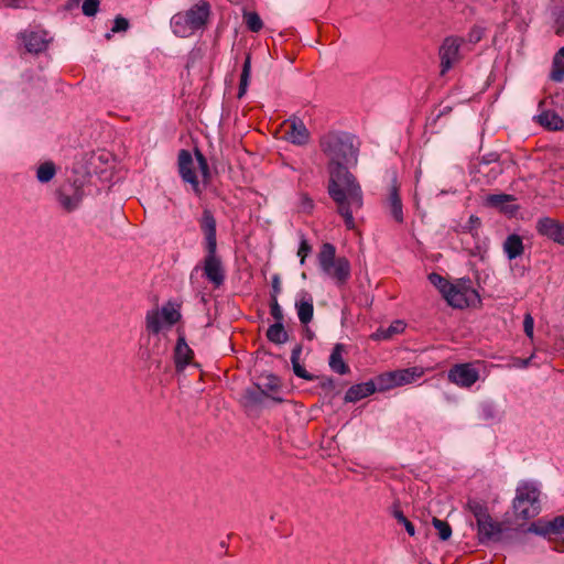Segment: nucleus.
I'll return each instance as SVG.
<instances>
[{"label": "nucleus", "instance_id": "nucleus-1", "mask_svg": "<svg viewBox=\"0 0 564 564\" xmlns=\"http://www.w3.org/2000/svg\"><path fill=\"white\" fill-rule=\"evenodd\" d=\"M318 145L327 158L328 195L337 204V212L346 227L352 229L355 219L351 208H361L362 189L349 169L358 163L360 142L350 132L329 130L319 137Z\"/></svg>", "mask_w": 564, "mask_h": 564}, {"label": "nucleus", "instance_id": "nucleus-2", "mask_svg": "<svg viewBox=\"0 0 564 564\" xmlns=\"http://www.w3.org/2000/svg\"><path fill=\"white\" fill-rule=\"evenodd\" d=\"M212 7L208 1L199 0L188 10L175 13L171 19L173 33L178 37H187L208 23Z\"/></svg>", "mask_w": 564, "mask_h": 564}, {"label": "nucleus", "instance_id": "nucleus-3", "mask_svg": "<svg viewBox=\"0 0 564 564\" xmlns=\"http://www.w3.org/2000/svg\"><path fill=\"white\" fill-rule=\"evenodd\" d=\"M318 265L322 272L334 280L337 286L345 285L351 274V265L346 257L336 258V247L330 242H324L317 254Z\"/></svg>", "mask_w": 564, "mask_h": 564}, {"label": "nucleus", "instance_id": "nucleus-4", "mask_svg": "<svg viewBox=\"0 0 564 564\" xmlns=\"http://www.w3.org/2000/svg\"><path fill=\"white\" fill-rule=\"evenodd\" d=\"M540 495L541 491L534 481L521 480L512 500L516 519L528 521L535 518L541 512Z\"/></svg>", "mask_w": 564, "mask_h": 564}, {"label": "nucleus", "instance_id": "nucleus-5", "mask_svg": "<svg viewBox=\"0 0 564 564\" xmlns=\"http://www.w3.org/2000/svg\"><path fill=\"white\" fill-rule=\"evenodd\" d=\"M444 300L453 308L476 307L481 303L479 293L473 286L469 278H460L452 282Z\"/></svg>", "mask_w": 564, "mask_h": 564}, {"label": "nucleus", "instance_id": "nucleus-6", "mask_svg": "<svg viewBox=\"0 0 564 564\" xmlns=\"http://www.w3.org/2000/svg\"><path fill=\"white\" fill-rule=\"evenodd\" d=\"M517 531V529L505 528L501 522L495 521L491 516L486 521H479V524H477V538L481 545L500 542L510 543L513 539L512 533Z\"/></svg>", "mask_w": 564, "mask_h": 564}, {"label": "nucleus", "instance_id": "nucleus-7", "mask_svg": "<svg viewBox=\"0 0 564 564\" xmlns=\"http://www.w3.org/2000/svg\"><path fill=\"white\" fill-rule=\"evenodd\" d=\"M56 200L65 213H73L79 208L84 189L80 185L68 183L59 186L55 192Z\"/></svg>", "mask_w": 564, "mask_h": 564}, {"label": "nucleus", "instance_id": "nucleus-8", "mask_svg": "<svg viewBox=\"0 0 564 564\" xmlns=\"http://www.w3.org/2000/svg\"><path fill=\"white\" fill-rule=\"evenodd\" d=\"M177 167L183 182L188 183L195 195L200 196L203 189L195 172L193 155L188 150H180L177 155Z\"/></svg>", "mask_w": 564, "mask_h": 564}, {"label": "nucleus", "instance_id": "nucleus-9", "mask_svg": "<svg viewBox=\"0 0 564 564\" xmlns=\"http://www.w3.org/2000/svg\"><path fill=\"white\" fill-rule=\"evenodd\" d=\"M206 256L204 258V275L206 279L214 284L215 288H219L224 284L226 274L223 267L220 257L217 254V250H205Z\"/></svg>", "mask_w": 564, "mask_h": 564}, {"label": "nucleus", "instance_id": "nucleus-10", "mask_svg": "<svg viewBox=\"0 0 564 564\" xmlns=\"http://www.w3.org/2000/svg\"><path fill=\"white\" fill-rule=\"evenodd\" d=\"M448 380L462 388H470L479 379V371L470 362L456 364L447 373Z\"/></svg>", "mask_w": 564, "mask_h": 564}, {"label": "nucleus", "instance_id": "nucleus-11", "mask_svg": "<svg viewBox=\"0 0 564 564\" xmlns=\"http://www.w3.org/2000/svg\"><path fill=\"white\" fill-rule=\"evenodd\" d=\"M462 42L463 41L460 39L455 36H448L443 41L438 51L442 74H445L447 70H449L454 63L458 61Z\"/></svg>", "mask_w": 564, "mask_h": 564}, {"label": "nucleus", "instance_id": "nucleus-12", "mask_svg": "<svg viewBox=\"0 0 564 564\" xmlns=\"http://www.w3.org/2000/svg\"><path fill=\"white\" fill-rule=\"evenodd\" d=\"M198 224L204 235V249L217 250V223L213 212L205 208L198 219Z\"/></svg>", "mask_w": 564, "mask_h": 564}, {"label": "nucleus", "instance_id": "nucleus-13", "mask_svg": "<svg viewBox=\"0 0 564 564\" xmlns=\"http://www.w3.org/2000/svg\"><path fill=\"white\" fill-rule=\"evenodd\" d=\"M535 228L539 235L564 246V223L551 217H542L538 219Z\"/></svg>", "mask_w": 564, "mask_h": 564}, {"label": "nucleus", "instance_id": "nucleus-14", "mask_svg": "<svg viewBox=\"0 0 564 564\" xmlns=\"http://www.w3.org/2000/svg\"><path fill=\"white\" fill-rule=\"evenodd\" d=\"M388 215L398 224L404 223L403 204L399 194L397 178L392 180L389 194L383 203Z\"/></svg>", "mask_w": 564, "mask_h": 564}, {"label": "nucleus", "instance_id": "nucleus-15", "mask_svg": "<svg viewBox=\"0 0 564 564\" xmlns=\"http://www.w3.org/2000/svg\"><path fill=\"white\" fill-rule=\"evenodd\" d=\"M178 338L174 348V364L177 372L184 371V369L189 365L194 351L187 345L186 338L181 328H177Z\"/></svg>", "mask_w": 564, "mask_h": 564}, {"label": "nucleus", "instance_id": "nucleus-16", "mask_svg": "<svg viewBox=\"0 0 564 564\" xmlns=\"http://www.w3.org/2000/svg\"><path fill=\"white\" fill-rule=\"evenodd\" d=\"M289 122L290 129L286 131L288 141L295 145L307 144L310 142L311 133L303 120L297 117H293L289 119Z\"/></svg>", "mask_w": 564, "mask_h": 564}, {"label": "nucleus", "instance_id": "nucleus-17", "mask_svg": "<svg viewBox=\"0 0 564 564\" xmlns=\"http://www.w3.org/2000/svg\"><path fill=\"white\" fill-rule=\"evenodd\" d=\"M295 310L301 324H310L314 316L313 296L304 290L301 291L295 301Z\"/></svg>", "mask_w": 564, "mask_h": 564}, {"label": "nucleus", "instance_id": "nucleus-18", "mask_svg": "<svg viewBox=\"0 0 564 564\" xmlns=\"http://www.w3.org/2000/svg\"><path fill=\"white\" fill-rule=\"evenodd\" d=\"M265 398H270L276 403H282L284 400L281 397L269 395L259 383H256L251 388H247L243 393V400L246 406L260 405Z\"/></svg>", "mask_w": 564, "mask_h": 564}, {"label": "nucleus", "instance_id": "nucleus-19", "mask_svg": "<svg viewBox=\"0 0 564 564\" xmlns=\"http://www.w3.org/2000/svg\"><path fill=\"white\" fill-rule=\"evenodd\" d=\"M44 32H25L21 34L25 50L29 53L39 54L46 50L48 41Z\"/></svg>", "mask_w": 564, "mask_h": 564}, {"label": "nucleus", "instance_id": "nucleus-20", "mask_svg": "<svg viewBox=\"0 0 564 564\" xmlns=\"http://www.w3.org/2000/svg\"><path fill=\"white\" fill-rule=\"evenodd\" d=\"M376 392V384L373 380L367 382L352 384L345 393L344 401L346 403H355L364 398H367Z\"/></svg>", "mask_w": 564, "mask_h": 564}, {"label": "nucleus", "instance_id": "nucleus-21", "mask_svg": "<svg viewBox=\"0 0 564 564\" xmlns=\"http://www.w3.org/2000/svg\"><path fill=\"white\" fill-rule=\"evenodd\" d=\"M345 351L344 344H336L333 347L332 354L329 356L328 366L329 368L339 375H347L350 371L349 366L345 362L343 358V352Z\"/></svg>", "mask_w": 564, "mask_h": 564}, {"label": "nucleus", "instance_id": "nucleus-22", "mask_svg": "<svg viewBox=\"0 0 564 564\" xmlns=\"http://www.w3.org/2000/svg\"><path fill=\"white\" fill-rule=\"evenodd\" d=\"M536 121L549 131L564 130V119L553 110L542 111L536 116Z\"/></svg>", "mask_w": 564, "mask_h": 564}, {"label": "nucleus", "instance_id": "nucleus-23", "mask_svg": "<svg viewBox=\"0 0 564 564\" xmlns=\"http://www.w3.org/2000/svg\"><path fill=\"white\" fill-rule=\"evenodd\" d=\"M405 323L403 321L397 319L392 322L388 327H379L375 333L370 335L372 340H388L391 339L394 335L401 334L405 329Z\"/></svg>", "mask_w": 564, "mask_h": 564}, {"label": "nucleus", "instance_id": "nucleus-24", "mask_svg": "<svg viewBox=\"0 0 564 564\" xmlns=\"http://www.w3.org/2000/svg\"><path fill=\"white\" fill-rule=\"evenodd\" d=\"M302 345L301 344H296L294 346V348L292 349V352H291V364H292V369H293V372L296 377L301 378V379H304L306 381H313L315 379H318L317 376H314L312 373H310L301 364H300V357H301V354H302Z\"/></svg>", "mask_w": 564, "mask_h": 564}, {"label": "nucleus", "instance_id": "nucleus-25", "mask_svg": "<svg viewBox=\"0 0 564 564\" xmlns=\"http://www.w3.org/2000/svg\"><path fill=\"white\" fill-rule=\"evenodd\" d=\"M503 251L509 260L520 257L524 251L522 238L517 234L509 235L503 242Z\"/></svg>", "mask_w": 564, "mask_h": 564}, {"label": "nucleus", "instance_id": "nucleus-26", "mask_svg": "<svg viewBox=\"0 0 564 564\" xmlns=\"http://www.w3.org/2000/svg\"><path fill=\"white\" fill-rule=\"evenodd\" d=\"M398 387L410 384L424 375L422 367H410L395 370Z\"/></svg>", "mask_w": 564, "mask_h": 564}, {"label": "nucleus", "instance_id": "nucleus-27", "mask_svg": "<svg viewBox=\"0 0 564 564\" xmlns=\"http://www.w3.org/2000/svg\"><path fill=\"white\" fill-rule=\"evenodd\" d=\"M466 508L475 517L476 524H479V521H486L490 517L488 507H487L486 502H484V501L469 498L467 500Z\"/></svg>", "mask_w": 564, "mask_h": 564}, {"label": "nucleus", "instance_id": "nucleus-28", "mask_svg": "<svg viewBox=\"0 0 564 564\" xmlns=\"http://www.w3.org/2000/svg\"><path fill=\"white\" fill-rule=\"evenodd\" d=\"M265 335L269 341L276 345L285 344L289 340V334L281 322L270 325Z\"/></svg>", "mask_w": 564, "mask_h": 564}, {"label": "nucleus", "instance_id": "nucleus-29", "mask_svg": "<svg viewBox=\"0 0 564 564\" xmlns=\"http://www.w3.org/2000/svg\"><path fill=\"white\" fill-rule=\"evenodd\" d=\"M550 78L555 83L564 80V46L561 47L553 57Z\"/></svg>", "mask_w": 564, "mask_h": 564}, {"label": "nucleus", "instance_id": "nucleus-30", "mask_svg": "<svg viewBox=\"0 0 564 564\" xmlns=\"http://www.w3.org/2000/svg\"><path fill=\"white\" fill-rule=\"evenodd\" d=\"M372 380L376 384V391H387L398 387L395 370L383 372Z\"/></svg>", "mask_w": 564, "mask_h": 564}, {"label": "nucleus", "instance_id": "nucleus-31", "mask_svg": "<svg viewBox=\"0 0 564 564\" xmlns=\"http://www.w3.org/2000/svg\"><path fill=\"white\" fill-rule=\"evenodd\" d=\"M250 75H251V54L247 53L243 65H242L241 75H240V83H239V88H238V97L239 98H241L247 91V88L249 86Z\"/></svg>", "mask_w": 564, "mask_h": 564}, {"label": "nucleus", "instance_id": "nucleus-32", "mask_svg": "<svg viewBox=\"0 0 564 564\" xmlns=\"http://www.w3.org/2000/svg\"><path fill=\"white\" fill-rule=\"evenodd\" d=\"M56 174V166L52 161L42 163L36 171V178L40 183H48Z\"/></svg>", "mask_w": 564, "mask_h": 564}, {"label": "nucleus", "instance_id": "nucleus-33", "mask_svg": "<svg viewBox=\"0 0 564 564\" xmlns=\"http://www.w3.org/2000/svg\"><path fill=\"white\" fill-rule=\"evenodd\" d=\"M194 154H195L196 161L198 163V169H199V172L203 177V183L205 185H207L212 180V173H210V169H209L207 159L205 158V155L202 153V151L198 148H195Z\"/></svg>", "mask_w": 564, "mask_h": 564}, {"label": "nucleus", "instance_id": "nucleus-34", "mask_svg": "<svg viewBox=\"0 0 564 564\" xmlns=\"http://www.w3.org/2000/svg\"><path fill=\"white\" fill-rule=\"evenodd\" d=\"M162 316L159 311L152 310L147 313L145 325L147 329L153 334H159L162 329Z\"/></svg>", "mask_w": 564, "mask_h": 564}, {"label": "nucleus", "instance_id": "nucleus-35", "mask_svg": "<svg viewBox=\"0 0 564 564\" xmlns=\"http://www.w3.org/2000/svg\"><path fill=\"white\" fill-rule=\"evenodd\" d=\"M432 524L437 530V535L441 541H447L451 539L453 531L448 522L434 517L432 519Z\"/></svg>", "mask_w": 564, "mask_h": 564}, {"label": "nucleus", "instance_id": "nucleus-36", "mask_svg": "<svg viewBox=\"0 0 564 564\" xmlns=\"http://www.w3.org/2000/svg\"><path fill=\"white\" fill-rule=\"evenodd\" d=\"M160 314L171 326L176 324L182 317L180 311L175 308L171 302H169L166 305H163Z\"/></svg>", "mask_w": 564, "mask_h": 564}, {"label": "nucleus", "instance_id": "nucleus-37", "mask_svg": "<svg viewBox=\"0 0 564 564\" xmlns=\"http://www.w3.org/2000/svg\"><path fill=\"white\" fill-rule=\"evenodd\" d=\"M475 172L478 174H481L484 177H486L487 183H491L495 180H497V177L499 175L502 174L503 167H502V164H496V165L492 164V165H490L488 171H485L484 167H476Z\"/></svg>", "mask_w": 564, "mask_h": 564}, {"label": "nucleus", "instance_id": "nucleus-38", "mask_svg": "<svg viewBox=\"0 0 564 564\" xmlns=\"http://www.w3.org/2000/svg\"><path fill=\"white\" fill-rule=\"evenodd\" d=\"M429 281L440 291L443 297L445 296L448 286L452 283L446 278L442 276L436 272H432L429 274Z\"/></svg>", "mask_w": 564, "mask_h": 564}, {"label": "nucleus", "instance_id": "nucleus-39", "mask_svg": "<svg viewBox=\"0 0 564 564\" xmlns=\"http://www.w3.org/2000/svg\"><path fill=\"white\" fill-rule=\"evenodd\" d=\"M243 18L247 28L251 32H259L262 29L263 23L260 15L257 12H247L245 13Z\"/></svg>", "mask_w": 564, "mask_h": 564}, {"label": "nucleus", "instance_id": "nucleus-40", "mask_svg": "<svg viewBox=\"0 0 564 564\" xmlns=\"http://www.w3.org/2000/svg\"><path fill=\"white\" fill-rule=\"evenodd\" d=\"M479 416L484 421H494L498 417V411L492 402H484L480 404Z\"/></svg>", "mask_w": 564, "mask_h": 564}, {"label": "nucleus", "instance_id": "nucleus-41", "mask_svg": "<svg viewBox=\"0 0 564 564\" xmlns=\"http://www.w3.org/2000/svg\"><path fill=\"white\" fill-rule=\"evenodd\" d=\"M263 378L265 379V382L260 386L265 390L267 393L268 391L276 392L281 389V379L274 373L264 375Z\"/></svg>", "mask_w": 564, "mask_h": 564}, {"label": "nucleus", "instance_id": "nucleus-42", "mask_svg": "<svg viewBox=\"0 0 564 564\" xmlns=\"http://www.w3.org/2000/svg\"><path fill=\"white\" fill-rule=\"evenodd\" d=\"M501 164L500 154L498 152H489L478 159V163L474 165L476 167H488L490 165Z\"/></svg>", "mask_w": 564, "mask_h": 564}, {"label": "nucleus", "instance_id": "nucleus-43", "mask_svg": "<svg viewBox=\"0 0 564 564\" xmlns=\"http://www.w3.org/2000/svg\"><path fill=\"white\" fill-rule=\"evenodd\" d=\"M546 522L551 534L564 533V516H557L554 519Z\"/></svg>", "mask_w": 564, "mask_h": 564}, {"label": "nucleus", "instance_id": "nucleus-44", "mask_svg": "<svg viewBox=\"0 0 564 564\" xmlns=\"http://www.w3.org/2000/svg\"><path fill=\"white\" fill-rule=\"evenodd\" d=\"M99 0H85L82 7L83 13L86 17H94L99 10Z\"/></svg>", "mask_w": 564, "mask_h": 564}, {"label": "nucleus", "instance_id": "nucleus-45", "mask_svg": "<svg viewBox=\"0 0 564 564\" xmlns=\"http://www.w3.org/2000/svg\"><path fill=\"white\" fill-rule=\"evenodd\" d=\"M394 519L404 527L405 531L410 536L415 535L414 524L404 516L403 512H395Z\"/></svg>", "mask_w": 564, "mask_h": 564}, {"label": "nucleus", "instance_id": "nucleus-46", "mask_svg": "<svg viewBox=\"0 0 564 564\" xmlns=\"http://www.w3.org/2000/svg\"><path fill=\"white\" fill-rule=\"evenodd\" d=\"M312 252V247L308 241L302 236L300 241V247L297 250V256L300 257V263L303 265L305 263L306 257Z\"/></svg>", "mask_w": 564, "mask_h": 564}, {"label": "nucleus", "instance_id": "nucleus-47", "mask_svg": "<svg viewBox=\"0 0 564 564\" xmlns=\"http://www.w3.org/2000/svg\"><path fill=\"white\" fill-rule=\"evenodd\" d=\"M130 26L129 20L123 18L122 15H117L113 20V25L111 28L112 33L126 32Z\"/></svg>", "mask_w": 564, "mask_h": 564}, {"label": "nucleus", "instance_id": "nucleus-48", "mask_svg": "<svg viewBox=\"0 0 564 564\" xmlns=\"http://www.w3.org/2000/svg\"><path fill=\"white\" fill-rule=\"evenodd\" d=\"M513 199H514V197L509 194H491L488 196L487 200L491 206L497 207L503 203L511 202Z\"/></svg>", "mask_w": 564, "mask_h": 564}, {"label": "nucleus", "instance_id": "nucleus-49", "mask_svg": "<svg viewBox=\"0 0 564 564\" xmlns=\"http://www.w3.org/2000/svg\"><path fill=\"white\" fill-rule=\"evenodd\" d=\"M528 532L543 536L551 534L547 528V522L542 523L541 521L531 523L528 528Z\"/></svg>", "mask_w": 564, "mask_h": 564}, {"label": "nucleus", "instance_id": "nucleus-50", "mask_svg": "<svg viewBox=\"0 0 564 564\" xmlns=\"http://www.w3.org/2000/svg\"><path fill=\"white\" fill-rule=\"evenodd\" d=\"M523 330L525 333V335L529 337V338H533V333H534V319L532 317V315L530 313H527L524 315V319H523Z\"/></svg>", "mask_w": 564, "mask_h": 564}, {"label": "nucleus", "instance_id": "nucleus-51", "mask_svg": "<svg viewBox=\"0 0 564 564\" xmlns=\"http://www.w3.org/2000/svg\"><path fill=\"white\" fill-rule=\"evenodd\" d=\"M319 387L326 392H333L336 388V382L332 377H322Z\"/></svg>", "mask_w": 564, "mask_h": 564}, {"label": "nucleus", "instance_id": "nucleus-52", "mask_svg": "<svg viewBox=\"0 0 564 564\" xmlns=\"http://www.w3.org/2000/svg\"><path fill=\"white\" fill-rule=\"evenodd\" d=\"M270 313L274 318L275 323H283L284 315L280 304L271 305Z\"/></svg>", "mask_w": 564, "mask_h": 564}, {"label": "nucleus", "instance_id": "nucleus-53", "mask_svg": "<svg viewBox=\"0 0 564 564\" xmlns=\"http://www.w3.org/2000/svg\"><path fill=\"white\" fill-rule=\"evenodd\" d=\"M555 24H556V31L555 33L557 35H562L564 34V9H562L556 18H555Z\"/></svg>", "mask_w": 564, "mask_h": 564}, {"label": "nucleus", "instance_id": "nucleus-54", "mask_svg": "<svg viewBox=\"0 0 564 564\" xmlns=\"http://www.w3.org/2000/svg\"><path fill=\"white\" fill-rule=\"evenodd\" d=\"M282 291L281 279L279 274H273L271 279V292L270 294H280Z\"/></svg>", "mask_w": 564, "mask_h": 564}, {"label": "nucleus", "instance_id": "nucleus-55", "mask_svg": "<svg viewBox=\"0 0 564 564\" xmlns=\"http://www.w3.org/2000/svg\"><path fill=\"white\" fill-rule=\"evenodd\" d=\"M481 37H482V30L479 29V28L471 29L469 34H468V40L471 43L479 42L481 40Z\"/></svg>", "mask_w": 564, "mask_h": 564}, {"label": "nucleus", "instance_id": "nucleus-56", "mask_svg": "<svg viewBox=\"0 0 564 564\" xmlns=\"http://www.w3.org/2000/svg\"><path fill=\"white\" fill-rule=\"evenodd\" d=\"M301 205H302L303 212H307V213H310L314 207L313 199L311 197H308L307 195L302 196Z\"/></svg>", "mask_w": 564, "mask_h": 564}, {"label": "nucleus", "instance_id": "nucleus-57", "mask_svg": "<svg viewBox=\"0 0 564 564\" xmlns=\"http://www.w3.org/2000/svg\"><path fill=\"white\" fill-rule=\"evenodd\" d=\"M469 229L478 228L480 226V219L477 216L471 215L468 220Z\"/></svg>", "mask_w": 564, "mask_h": 564}, {"label": "nucleus", "instance_id": "nucleus-58", "mask_svg": "<svg viewBox=\"0 0 564 564\" xmlns=\"http://www.w3.org/2000/svg\"><path fill=\"white\" fill-rule=\"evenodd\" d=\"M452 111L451 106H445L443 109L438 111V113L433 118V122H436L442 116L448 115Z\"/></svg>", "mask_w": 564, "mask_h": 564}, {"label": "nucleus", "instance_id": "nucleus-59", "mask_svg": "<svg viewBox=\"0 0 564 564\" xmlns=\"http://www.w3.org/2000/svg\"><path fill=\"white\" fill-rule=\"evenodd\" d=\"M395 512H403L401 509H400V501L399 500H395L393 502V505L390 507V513L391 516L394 518V514Z\"/></svg>", "mask_w": 564, "mask_h": 564}, {"label": "nucleus", "instance_id": "nucleus-60", "mask_svg": "<svg viewBox=\"0 0 564 564\" xmlns=\"http://www.w3.org/2000/svg\"><path fill=\"white\" fill-rule=\"evenodd\" d=\"M278 296H279L278 294H270V306L279 304Z\"/></svg>", "mask_w": 564, "mask_h": 564}, {"label": "nucleus", "instance_id": "nucleus-61", "mask_svg": "<svg viewBox=\"0 0 564 564\" xmlns=\"http://www.w3.org/2000/svg\"><path fill=\"white\" fill-rule=\"evenodd\" d=\"M530 361H531V357L530 358H527V359H521L520 360V365L521 367H528L530 365Z\"/></svg>", "mask_w": 564, "mask_h": 564}, {"label": "nucleus", "instance_id": "nucleus-62", "mask_svg": "<svg viewBox=\"0 0 564 564\" xmlns=\"http://www.w3.org/2000/svg\"><path fill=\"white\" fill-rule=\"evenodd\" d=\"M306 336L308 339H312L313 337V333L308 328L306 329Z\"/></svg>", "mask_w": 564, "mask_h": 564}]
</instances>
